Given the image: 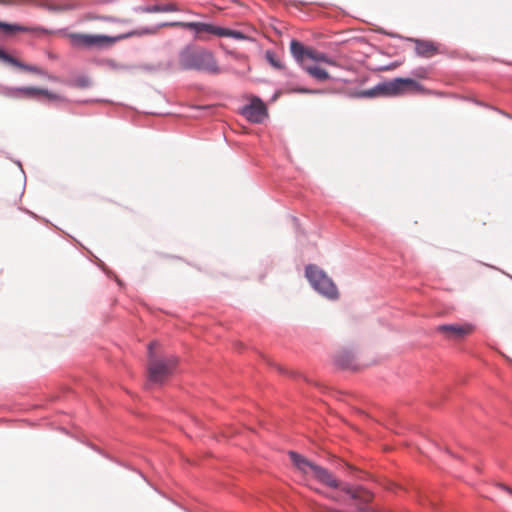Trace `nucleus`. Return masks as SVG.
<instances>
[{
	"mask_svg": "<svg viewBox=\"0 0 512 512\" xmlns=\"http://www.w3.org/2000/svg\"><path fill=\"white\" fill-rule=\"evenodd\" d=\"M178 64L183 70H197L217 75L221 69L209 50L196 46H186L178 56Z\"/></svg>",
	"mask_w": 512,
	"mask_h": 512,
	"instance_id": "obj_1",
	"label": "nucleus"
},
{
	"mask_svg": "<svg viewBox=\"0 0 512 512\" xmlns=\"http://www.w3.org/2000/svg\"><path fill=\"white\" fill-rule=\"evenodd\" d=\"M156 33V28L142 27L139 29L130 30L128 32L116 36L71 33L68 37L70 39L71 44L75 47L102 48L112 46L113 44L128 38L141 37L144 35H154Z\"/></svg>",
	"mask_w": 512,
	"mask_h": 512,
	"instance_id": "obj_2",
	"label": "nucleus"
},
{
	"mask_svg": "<svg viewBox=\"0 0 512 512\" xmlns=\"http://www.w3.org/2000/svg\"><path fill=\"white\" fill-rule=\"evenodd\" d=\"M156 342H150L148 345V379L154 384H163L174 373L177 366V359L173 356L167 358H157L154 354Z\"/></svg>",
	"mask_w": 512,
	"mask_h": 512,
	"instance_id": "obj_3",
	"label": "nucleus"
},
{
	"mask_svg": "<svg viewBox=\"0 0 512 512\" xmlns=\"http://www.w3.org/2000/svg\"><path fill=\"white\" fill-rule=\"evenodd\" d=\"M289 456L295 467L300 470L302 473L306 475H311L313 478L318 480L320 483L331 487L338 488L340 487L339 481L335 478V476L329 472L327 469L316 465L313 462H310L308 459L304 458L302 455L296 452H289Z\"/></svg>",
	"mask_w": 512,
	"mask_h": 512,
	"instance_id": "obj_4",
	"label": "nucleus"
},
{
	"mask_svg": "<svg viewBox=\"0 0 512 512\" xmlns=\"http://www.w3.org/2000/svg\"><path fill=\"white\" fill-rule=\"evenodd\" d=\"M305 275L310 284L322 295L336 299L338 297V290L333 281L315 265H308L305 269Z\"/></svg>",
	"mask_w": 512,
	"mask_h": 512,
	"instance_id": "obj_5",
	"label": "nucleus"
},
{
	"mask_svg": "<svg viewBox=\"0 0 512 512\" xmlns=\"http://www.w3.org/2000/svg\"><path fill=\"white\" fill-rule=\"evenodd\" d=\"M385 95L397 96L408 92H421L422 86L411 78H395L378 86Z\"/></svg>",
	"mask_w": 512,
	"mask_h": 512,
	"instance_id": "obj_6",
	"label": "nucleus"
},
{
	"mask_svg": "<svg viewBox=\"0 0 512 512\" xmlns=\"http://www.w3.org/2000/svg\"><path fill=\"white\" fill-rule=\"evenodd\" d=\"M242 115L252 123H262L267 117V108L259 98H253L249 105L242 109Z\"/></svg>",
	"mask_w": 512,
	"mask_h": 512,
	"instance_id": "obj_7",
	"label": "nucleus"
},
{
	"mask_svg": "<svg viewBox=\"0 0 512 512\" xmlns=\"http://www.w3.org/2000/svg\"><path fill=\"white\" fill-rule=\"evenodd\" d=\"M162 27H182L185 29L193 30L197 34L200 33H210L217 35L218 28L217 26H213L211 24L202 23V22H171V23H163L159 26L155 27L157 32Z\"/></svg>",
	"mask_w": 512,
	"mask_h": 512,
	"instance_id": "obj_8",
	"label": "nucleus"
},
{
	"mask_svg": "<svg viewBox=\"0 0 512 512\" xmlns=\"http://www.w3.org/2000/svg\"><path fill=\"white\" fill-rule=\"evenodd\" d=\"M341 488L345 493L350 495L352 499L358 502V509L360 507H366L365 504L371 502L373 499V494L363 487H350L346 485Z\"/></svg>",
	"mask_w": 512,
	"mask_h": 512,
	"instance_id": "obj_9",
	"label": "nucleus"
},
{
	"mask_svg": "<svg viewBox=\"0 0 512 512\" xmlns=\"http://www.w3.org/2000/svg\"><path fill=\"white\" fill-rule=\"evenodd\" d=\"M290 51L296 61L303 68L305 64H307V60H309V54L313 51L312 48H306L302 43L297 40H292L290 43Z\"/></svg>",
	"mask_w": 512,
	"mask_h": 512,
	"instance_id": "obj_10",
	"label": "nucleus"
},
{
	"mask_svg": "<svg viewBox=\"0 0 512 512\" xmlns=\"http://www.w3.org/2000/svg\"><path fill=\"white\" fill-rule=\"evenodd\" d=\"M17 92L28 98H35L39 95L45 96L50 101L60 100L61 97L57 94H53L46 89L35 88V87H21L16 89Z\"/></svg>",
	"mask_w": 512,
	"mask_h": 512,
	"instance_id": "obj_11",
	"label": "nucleus"
},
{
	"mask_svg": "<svg viewBox=\"0 0 512 512\" xmlns=\"http://www.w3.org/2000/svg\"><path fill=\"white\" fill-rule=\"evenodd\" d=\"M335 363L345 369H355L356 355L351 350H342L335 356Z\"/></svg>",
	"mask_w": 512,
	"mask_h": 512,
	"instance_id": "obj_12",
	"label": "nucleus"
},
{
	"mask_svg": "<svg viewBox=\"0 0 512 512\" xmlns=\"http://www.w3.org/2000/svg\"><path fill=\"white\" fill-rule=\"evenodd\" d=\"M0 30L3 31L5 34L11 35L15 34L17 32H33V33H45L46 30L40 27L36 28H29L26 26H21L17 24H9L5 22L0 21Z\"/></svg>",
	"mask_w": 512,
	"mask_h": 512,
	"instance_id": "obj_13",
	"label": "nucleus"
},
{
	"mask_svg": "<svg viewBox=\"0 0 512 512\" xmlns=\"http://www.w3.org/2000/svg\"><path fill=\"white\" fill-rule=\"evenodd\" d=\"M473 330V325L468 323L450 325V339H462L470 335Z\"/></svg>",
	"mask_w": 512,
	"mask_h": 512,
	"instance_id": "obj_14",
	"label": "nucleus"
},
{
	"mask_svg": "<svg viewBox=\"0 0 512 512\" xmlns=\"http://www.w3.org/2000/svg\"><path fill=\"white\" fill-rule=\"evenodd\" d=\"M0 60L7 64L16 66L20 69H23L25 71L34 72V73L41 72L40 69H38L37 67L23 64L20 61H18L16 58L10 56L9 54H7L5 51H3L1 49H0Z\"/></svg>",
	"mask_w": 512,
	"mask_h": 512,
	"instance_id": "obj_15",
	"label": "nucleus"
},
{
	"mask_svg": "<svg viewBox=\"0 0 512 512\" xmlns=\"http://www.w3.org/2000/svg\"><path fill=\"white\" fill-rule=\"evenodd\" d=\"M415 51L419 56L431 57L436 53L437 48L431 42L416 40Z\"/></svg>",
	"mask_w": 512,
	"mask_h": 512,
	"instance_id": "obj_16",
	"label": "nucleus"
},
{
	"mask_svg": "<svg viewBox=\"0 0 512 512\" xmlns=\"http://www.w3.org/2000/svg\"><path fill=\"white\" fill-rule=\"evenodd\" d=\"M303 69L313 78L318 81H325L330 78V74L323 68L317 65L305 64Z\"/></svg>",
	"mask_w": 512,
	"mask_h": 512,
	"instance_id": "obj_17",
	"label": "nucleus"
},
{
	"mask_svg": "<svg viewBox=\"0 0 512 512\" xmlns=\"http://www.w3.org/2000/svg\"><path fill=\"white\" fill-rule=\"evenodd\" d=\"M309 60H312V61H315V62H323V63H326V64L331 65V66H335V67L339 66L338 63L335 60H333L330 57H328L325 53L318 52V51H316L314 49L309 54Z\"/></svg>",
	"mask_w": 512,
	"mask_h": 512,
	"instance_id": "obj_18",
	"label": "nucleus"
},
{
	"mask_svg": "<svg viewBox=\"0 0 512 512\" xmlns=\"http://www.w3.org/2000/svg\"><path fill=\"white\" fill-rule=\"evenodd\" d=\"M178 8L175 4H166V5H154L151 7H147L144 9L145 12L155 13V12H174L177 11Z\"/></svg>",
	"mask_w": 512,
	"mask_h": 512,
	"instance_id": "obj_19",
	"label": "nucleus"
},
{
	"mask_svg": "<svg viewBox=\"0 0 512 512\" xmlns=\"http://www.w3.org/2000/svg\"><path fill=\"white\" fill-rule=\"evenodd\" d=\"M217 36L231 37V38H235V39H244L245 38V36L239 31L230 30V29L221 28V27L218 28Z\"/></svg>",
	"mask_w": 512,
	"mask_h": 512,
	"instance_id": "obj_20",
	"label": "nucleus"
},
{
	"mask_svg": "<svg viewBox=\"0 0 512 512\" xmlns=\"http://www.w3.org/2000/svg\"><path fill=\"white\" fill-rule=\"evenodd\" d=\"M266 59L269 61V63L275 67L276 69L283 68L282 63L280 60L276 59L275 55L272 52H266Z\"/></svg>",
	"mask_w": 512,
	"mask_h": 512,
	"instance_id": "obj_21",
	"label": "nucleus"
},
{
	"mask_svg": "<svg viewBox=\"0 0 512 512\" xmlns=\"http://www.w3.org/2000/svg\"><path fill=\"white\" fill-rule=\"evenodd\" d=\"M47 8L50 10V11H65V10H70L73 8L72 5L70 4H63V5H56V4H48L47 5Z\"/></svg>",
	"mask_w": 512,
	"mask_h": 512,
	"instance_id": "obj_22",
	"label": "nucleus"
},
{
	"mask_svg": "<svg viewBox=\"0 0 512 512\" xmlns=\"http://www.w3.org/2000/svg\"><path fill=\"white\" fill-rule=\"evenodd\" d=\"M297 91L300 93H310V94H316V93L321 92L320 90H311V89H306V88H300V89H297Z\"/></svg>",
	"mask_w": 512,
	"mask_h": 512,
	"instance_id": "obj_23",
	"label": "nucleus"
},
{
	"mask_svg": "<svg viewBox=\"0 0 512 512\" xmlns=\"http://www.w3.org/2000/svg\"><path fill=\"white\" fill-rule=\"evenodd\" d=\"M363 96L372 97L375 95L374 90H368L362 93Z\"/></svg>",
	"mask_w": 512,
	"mask_h": 512,
	"instance_id": "obj_24",
	"label": "nucleus"
},
{
	"mask_svg": "<svg viewBox=\"0 0 512 512\" xmlns=\"http://www.w3.org/2000/svg\"><path fill=\"white\" fill-rule=\"evenodd\" d=\"M440 331H448V326L447 325H441L439 326L438 328Z\"/></svg>",
	"mask_w": 512,
	"mask_h": 512,
	"instance_id": "obj_25",
	"label": "nucleus"
},
{
	"mask_svg": "<svg viewBox=\"0 0 512 512\" xmlns=\"http://www.w3.org/2000/svg\"><path fill=\"white\" fill-rule=\"evenodd\" d=\"M106 20H109V21H117V19L115 18H112V17H106L105 18ZM126 20H118V22H125Z\"/></svg>",
	"mask_w": 512,
	"mask_h": 512,
	"instance_id": "obj_26",
	"label": "nucleus"
},
{
	"mask_svg": "<svg viewBox=\"0 0 512 512\" xmlns=\"http://www.w3.org/2000/svg\"><path fill=\"white\" fill-rule=\"evenodd\" d=\"M501 487H502V488H504V489H506L508 492L512 493V490H511V489L506 488V487H504V486H501Z\"/></svg>",
	"mask_w": 512,
	"mask_h": 512,
	"instance_id": "obj_27",
	"label": "nucleus"
}]
</instances>
